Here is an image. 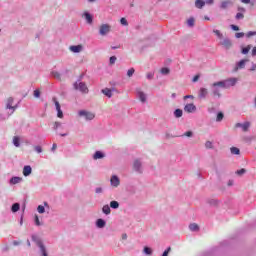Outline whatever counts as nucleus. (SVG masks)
I'll list each match as a JSON object with an SVG mask.
<instances>
[{"label": "nucleus", "instance_id": "nucleus-1", "mask_svg": "<svg viewBox=\"0 0 256 256\" xmlns=\"http://www.w3.org/2000/svg\"><path fill=\"white\" fill-rule=\"evenodd\" d=\"M13 97H9L7 99V102H6V109H9L10 114L6 115V116H3L0 114V121H5V119H9V116L10 115H13V113H15V109H17V106H13Z\"/></svg>", "mask_w": 256, "mask_h": 256}, {"label": "nucleus", "instance_id": "nucleus-2", "mask_svg": "<svg viewBox=\"0 0 256 256\" xmlns=\"http://www.w3.org/2000/svg\"><path fill=\"white\" fill-rule=\"evenodd\" d=\"M210 89L214 97H218V99H221V89H223L221 81L212 83Z\"/></svg>", "mask_w": 256, "mask_h": 256}, {"label": "nucleus", "instance_id": "nucleus-55", "mask_svg": "<svg viewBox=\"0 0 256 256\" xmlns=\"http://www.w3.org/2000/svg\"><path fill=\"white\" fill-rule=\"evenodd\" d=\"M59 127H61V122H55V123H54V129H55V131H57V129H58Z\"/></svg>", "mask_w": 256, "mask_h": 256}, {"label": "nucleus", "instance_id": "nucleus-20", "mask_svg": "<svg viewBox=\"0 0 256 256\" xmlns=\"http://www.w3.org/2000/svg\"><path fill=\"white\" fill-rule=\"evenodd\" d=\"M106 225H107V222L105 220H103V218L96 220V227L98 229H103Z\"/></svg>", "mask_w": 256, "mask_h": 256}, {"label": "nucleus", "instance_id": "nucleus-52", "mask_svg": "<svg viewBox=\"0 0 256 256\" xmlns=\"http://www.w3.org/2000/svg\"><path fill=\"white\" fill-rule=\"evenodd\" d=\"M95 193H96L97 195H100V193H103V188H101V187L95 188Z\"/></svg>", "mask_w": 256, "mask_h": 256}, {"label": "nucleus", "instance_id": "nucleus-11", "mask_svg": "<svg viewBox=\"0 0 256 256\" xmlns=\"http://www.w3.org/2000/svg\"><path fill=\"white\" fill-rule=\"evenodd\" d=\"M110 185L112 187H119L121 185V179L117 175H112L110 178Z\"/></svg>", "mask_w": 256, "mask_h": 256}, {"label": "nucleus", "instance_id": "nucleus-4", "mask_svg": "<svg viewBox=\"0 0 256 256\" xmlns=\"http://www.w3.org/2000/svg\"><path fill=\"white\" fill-rule=\"evenodd\" d=\"M73 87L76 91H80L81 93H89V88L87 87V84L85 82H81V79L76 81L73 84Z\"/></svg>", "mask_w": 256, "mask_h": 256}, {"label": "nucleus", "instance_id": "nucleus-33", "mask_svg": "<svg viewBox=\"0 0 256 256\" xmlns=\"http://www.w3.org/2000/svg\"><path fill=\"white\" fill-rule=\"evenodd\" d=\"M13 145H14L15 147H21V143H20L19 137L15 136V137L13 138Z\"/></svg>", "mask_w": 256, "mask_h": 256}, {"label": "nucleus", "instance_id": "nucleus-54", "mask_svg": "<svg viewBox=\"0 0 256 256\" xmlns=\"http://www.w3.org/2000/svg\"><path fill=\"white\" fill-rule=\"evenodd\" d=\"M237 11H239V13H245L247 10L244 7L239 6Z\"/></svg>", "mask_w": 256, "mask_h": 256}, {"label": "nucleus", "instance_id": "nucleus-63", "mask_svg": "<svg viewBox=\"0 0 256 256\" xmlns=\"http://www.w3.org/2000/svg\"><path fill=\"white\" fill-rule=\"evenodd\" d=\"M122 239H123V241H127V234L126 233L122 234Z\"/></svg>", "mask_w": 256, "mask_h": 256}, {"label": "nucleus", "instance_id": "nucleus-22", "mask_svg": "<svg viewBox=\"0 0 256 256\" xmlns=\"http://www.w3.org/2000/svg\"><path fill=\"white\" fill-rule=\"evenodd\" d=\"M102 93L109 99H111L113 97V91H111V89H109V88L102 89Z\"/></svg>", "mask_w": 256, "mask_h": 256}, {"label": "nucleus", "instance_id": "nucleus-37", "mask_svg": "<svg viewBox=\"0 0 256 256\" xmlns=\"http://www.w3.org/2000/svg\"><path fill=\"white\" fill-rule=\"evenodd\" d=\"M51 75L54 77V79H61V73L57 71H52Z\"/></svg>", "mask_w": 256, "mask_h": 256}, {"label": "nucleus", "instance_id": "nucleus-35", "mask_svg": "<svg viewBox=\"0 0 256 256\" xmlns=\"http://www.w3.org/2000/svg\"><path fill=\"white\" fill-rule=\"evenodd\" d=\"M189 229L190 231H198L199 230V225L195 224V223H192L189 225Z\"/></svg>", "mask_w": 256, "mask_h": 256}, {"label": "nucleus", "instance_id": "nucleus-26", "mask_svg": "<svg viewBox=\"0 0 256 256\" xmlns=\"http://www.w3.org/2000/svg\"><path fill=\"white\" fill-rule=\"evenodd\" d=\"M19 209H21V204L19 203H14L11 207V211L12 213H17V211H19Z\"/></svg>", "mask_w": 256, "mask_h": 256}, {"label": "nucleus", "instance_id": "nucleus-53", "mask_svg": "<svg viewBox=\"0 0 256 256\" xmlns=\"http://www.w3.org/2000/svg\"><path fill=\"white\" fill-rule=\"evenodd\" d=\"M230 27H231L232 31H239V26H237V25L232 24V25H230Z\"/></svg>", "mask_w": 256, "mask_h": 256}, {"label": "nucleus", "instance_id": "nucleus-25", "mask_svg": "<svg viewBox=\"0 0 256 256\" xmlns=\"http://www.w3.org/2000/svg\"><path fill=\"white\" fill-rule=\"evenodd\" d=\"M102 213H104V215H111V207L109 205H104L102 207Z\"/></svg>", "mask_w": 256, "mask_h": 256}, {"label": "nucleus", "instance_id": "nucleus-36", "mask_svg": "<svg viewBox=\"0 0 256 256\" xmlns=\"http://www.w3.org/2000/svg\"><path fill=\"white\" fill-rule=\"evenodd\" d=\"M111 209H119V203L115 200L110 202Z\"/></svg>", "mask_w": 256, "mask_h": 256}, {"label": "nucleus", "instance_id": "nucleus-27", "mask_svg": "<svg viewBox=\"0 0 256 256\" xmlns=\"http://www.w3.org/2000/svg\"><path fill=\"white\" fill-rule=\"evenodd\" d=\"M174 117H176V119H179V118H181V117H183V110H181V109H176L175 111H174Z\"/></svg>", "mask_w": 256, "mask_h": 256}, {"label": "nucleus", "instance_id": "nucleus-5", "mask_svg": "<svg viewBox=\"0 0 256 256\" xmlns=\"http://www.w3.org/2000/svg\"><path fill=\"white\" fill-rule=\"evenodd\" d=\"M78 115L79 117H85L86 121H93L95 119V114L87 110H80Z\"/></svg>", "mask_w": 256, "mask_h": 256}, {"label": "nucleus", "instance_id": "nucleus-16", "mask_svg": "<svg viewBox=\"0 0 256 256\" xmlns=\"http://www.w3.org/2000/svg\"><path fill=\"white\" fill-rule=\"evenodd\" d=\"M133 168H134V171H136L137 173H142V168H141V160L137 159L134 161V164H133Z\"/></svg>", "mask_w": 256, "mask_h": 256}, {"label": "nucleus", "instance_id": "nucleus-61", "mask_svg": "<svg viewBox=\"0 0 256 256\" xmlns=\"http://www.w3.org/2000/svg\"><path fill=\"white\" fill-rule=\"evenodd\" d=\"M256 70V64L252 62V67L250 68V71H255Z\"/></svg>", "mask_w": 256, "mask_h": 256}, {"label": "nucleus", "instance_id": "nucleus-19", "mask_svg": "<svg viewBox=\"0 0 256 256\" xmlns=\"http://www.w3.org/2000/svg\"><path fill=\"white\" fill-rule=\"evenodd\" d=\"M45 207H47V209H49V203L44 202L43 205H39L37 207V212L40 213V215H43V213H45Z\"/></svg>", "mask_w": 256, "mask_h": 256}, {"label": "nucleus", "instance_id": "nucleus-42", "mask_svg": "<svg viewBox=\"0 0 256 256\" xmlns=\"http://www.w3.org/2000/svg\"><path fill=\"white\" fill-rule=\"evenodd\" d=\"M213 33L218 37V39H223V34L219 30H213Z\"/></svg>", "mask_w": 256, "mask_h": 256}, {"label": "nucleus", "instance_id": "nucleus-3", "mask_svg": "<svg viewBox=\"0 0 256 256\" xmlns=\"http://www.w3.org/2000/svg\"><path fill=\"white\" fill-rule=\"evenodd\" d=\"M237 81H239L237 78L232 77L225 80L220 81L222 85V89H229L231 87H235L237 85Z\"/></svg>", "mask_w": 256, "mask_h": 256}, {"label": "nucleus", "instance_id": "nucleus-60", "mask_svg": "<svg viewBox=\"0 0 256 256\" xmlns=\"http://www.w3.org/2000/svg\"><path fill=\"white\" fill-rule=\"evenodd\" d=\"M241 3H244L245 5H249L251 3V0H240Z\"/></svg>", "mask_w": 256, "mask_h": 256}, {"label": "nucleus", "instance_id": "nucleus-7", "mask_svg": "<svg viewBox=\"0 0 256 256\" xmlns=\"http://www.w3.org/2000/svg\"><path fill=\"white\" fill-rule=\"evenodd\" d=\"M235 127L236 129H242L244 133H247V131H249V128L251 127V123L250 122L236 123Z\"/></svg>", "mask_w": 256, "mask_h": 256}, {"label": "nucleus", "instance_id": "nucleus-46", "mask_svg": "<svg viewBox=\"0 0 256 256\" xmlns=\"http://www.w3.org/2000/svg\"><path fill=\"white\" fill-rule=\"evenodd\" d=\"M34 151H35L36 153H43V148H42L41 146H35V147H34Z\"/></svg>", "mask_w": 256, "mask_h": 256}, {"label": "nucleus", "instance_id": "nucleus-21", "mask_svg": "<svg viewBox=\"0 0 256 256\" xmlns=\"http://www.w3.org/2000/svg\"><path fill=\"white\" fill-rule=\"evenodd\" d=\"M83 17L89 25L93 23V16L89 12H84Z\"/></svg>", "mask_w": 256, "mask_h": 256}, {"label": "nucleus", "instance_id": "nucleus-17", "mask_svg": "<svg viewBox=\"0 0 256 256\" xmlns=\"http://www.w3.org/2000/svg\"><path fill=\"white\" fill-rule=\"evenodd\" d=\"M24 177H29V175H31V173H33V168H31V166L26 165L23 167V171H22Z\"/></svg>", "mask_w": 256, "mask_h": 256}, {"label": "nucleus", "instance_id": "nucleus-51", "mask_svg": "<svg viewBox=\"0 0 256 256\" xmlns=\"http://www.w3.org/2000/svg\"><path fill=\"white\" fill-rule=\"evenodd\" d=\"M237 175H245V173H246V170H245V168H242V169H240V170H237Z\"/></svg>", "mask_w": 256, "mask_h": 256}, {"label": "nucleus", "instance_id": "nucleus-49", "mask_svg": "<svg viewBox=\"0 0 256 256\" xmlns=\"http://www.w3.org/2000/svg\"><path fill=\"white\" fill-rule=\"evenodd\" d=\"M182 137H193V132L192 131H187L185 132Z\"/></svg>", "mask_w": 256, "mask_h": 256}, {"label": "nucleus", "instance_id": "nucleus-59", "mask_svg": "<svg viewBox=\"0 0 256 256\" xmlns=\"http://www.w3.org/2000/svg\"><path fill=\"white\" fill-rule=\"evenodd\" d=\"M184 99H195L194 95H186L184 96Z\"/></svg>", "mask_w": 256, "mask_h": 256}, {"label": "nucleus", "instance_id": "nucleus-62", "mask_svg": "<svg viewBox=\"0 0 256 256\" xmlns=\"http://www.w3.org/2000/svg\"><path fill=\"white\" fill-rule=\"evenodd\" d=\"M252 57H256V47L252 49Z\"/></svg>", "mask_w": 256, "mask_h": 256}, {"label": "nucleus", "instance_id": "nucleus-28", "mask_svg": "<svg viewBox=\"0 0 256 256\" xmlns=\"http://www.w3.org/2000/svg\"><path fill=\"white\" fill-rule=\"evenodd\" d=\"M34 224L36 225V227H41V225H43V222H41V220H39L38 215L34 216Z\"/></svg>", "mask_w": 256, "mask_h": 256}, {"label": "nucleus", "instance_id": "nucleus-32", "mask_svg": "<svg viewBox=\"0 0 256 256\" xmlns=\"http://www.w3.org/2000/svg\"><path fill=\"white\" fill-rule=\"evenodd\" d=\"M235 19H236L237 21H241V19H245V13H243V12H238V13L236 14V16H235Z\"/></svg>", "mask_w": 256, "mask_h": 256}, {"label": "nucleus", "instance_id": "nucleus-12", "mask_svg": "<svg viewBox=\"0 0 256 256\" xmlns=\"http://www.w3.org/2000/svg\"><path fill=\"white\" fill-rule=\"evenodd\" d=\"M247 59L240 60L236 63L234 71H239V69H245V65H247Z\"/></svg>", "mask_w": 256, "mask_h": 256}, {"label": "nucleus", "instance_id": "nucleus-6", "mask_svg": "<svg viewBox=\"0 0 256 256\" xmlns=\"http://www.w3.org/2000/svg\"><path fill=\"white\" fill-rule=\"evenodd\" d=\"M109 33H111V25L102 24L99 27V35H101L102 37H105V35H109Z\"/></svg>", "mask_w": 256, "mask_h": 256}, {"label": "nucleus", "instance_id": "nucleus-41", "mask_svg": "<svg viewBox=\"0 0 256 256\" xmlns=\"http://www.w3.org/2000/svg\"><path fill=\"white\" fill-rule=\"evenodd\" d=\"M249 51H251V46L248 45L247 47L242 48V54L243 55H247V53H249Z\"/></svg>", "mask_w": 256, "mask_h": 256}, {"label": "nucleus", "instance_id": "nucleus-57", "mask_svg": "<svg viewBox=\"0 0 256 256\" xmlns=\"http://www.w3.org/2000/svg\"><path fill=\"white\" fill-rule=\"evenodd\" d=\"M206 5H213L214 0H205Z\"/></svg>", "mask_w": 256, "mask_h": 256}, {"label": "nucleus", "instance_id": "nucleus-39", "mask_svg": "<svg viewBox=\"0 0 256 256\" xmlns=\"http://www.w3.org/2000/svg\"><path fill=\"white\" fill-rule=\"evenodd\" d=\"M160 73H161L162 75H169L170 70H169V68L164 67V68H162V69L160 70Z\"/></svg>", "mask_w": 256, "mask_h": 256}, {"label": "nucleus", "instance_id": "nucleus-24", "mask_svg": "<svg viewBox=\"0 0 256 256\" xmlns=\"http://www.w3.org/2000/svg\"><path fill=\"white\" fill-rule=\"evenodd\" d=\"M205 7V1L203 0H196L195 1V8L196 9H203Z\"/></svg>", "mask_w": 256, "mask_h": 256}, {"label": "nucleus", "instance_id": "nucleus-30", "mask_svg": "<svg viewBox=\"0 0 256 256\" xmlns=\"http://www.w3.org/2000/svg\"><path fill=\"white\" fill-rule=\"evenodd\" d=\"M230 152L232 155H239L241 153V150H239V148L237 147H231Z\"/></svg>", "mask_w": 256, "mask_h": 256}, {"label": "nucleus", "instance_id": "nucleus-48", "mask_svg": "<svg viewBox=\"0 0 256 256\" xmlns=\"http://www.w3.org/2000/svg\"><path fill=\"white\" fill-rule=\"evenodd\" d=\"M235 37H236V39H241V37H245V33H243V32H237V33L235 34Z\"/></svg>", "mask_w": 256, "mask_h": 256}, {"label": "nucleus", "instance_id": "nucleus-29", "mask_svg": "<svg viewBox=\"0 0 256 256\" xmlns=\"http://www.w3.org/2000/svg\"><path fill=\"white\" fill-rule=\"evenodd\" d=\"M229 5H231V1L226 0V1L221 2L220 7H221V9H227V7H229Z\"/></svg>", "mask_w": 256, "mask_h": 256}, {"label": "nucleus", "instance_id": "nucleus-15", "mask_svg": "<svg viewBox=\"0 0 256 256\" xmlns=\"http://www.w3.org/2000/svg\"><path fill=\"white\" fill-rule=\"evenodd\" d=\"M69 49L72 53H81L83 51V45H72Z\"/></svg>", "mask_w": 256, "mask_h": 256}, {"label": "nucleus", "instance_id": "nucleus-50", "mask_svg": "<svg viewBox=\"0 0 256 256\" xmlns=\"http://www.w3.org/2000/svg\"><path fill=\"white\" fill-rule=\"evenodd\" d=\"M153 77H155V73H153V72H149L146 75V78L149 79V80L153 79Z\"/></svg>", "mask_w": 256, "mask_h": 256}, {"label": "nucleus", "instance_id": "nucleus-18", "mask_svg": "<svg viewBox=\"0 0 256 256\" xmlns=\"http://www.w3.org/2000/svg\"><path fill=\"white\" fill-rule=\"evenodd\" d=\"M209 91L207 90V88H200L199 93H198V97L199 99H205L208 95Z\"/></svg>", "mask_w": 256, "mask_h": 256}, {"label": "nucleus", "instance_id": "nucleus-10", "mask_svg": "<svg viewBox=\"0 0 256 256\" xmlns=\"http://www.w3.org/2000/svg\"><path fill=\"white\" fill-rule=\"evenodd\" d=\"M136 95L139 99V101H141V103H146L147 102V94H145V92L141 91V89H136Z\"/></svg>", "mask_w": 256, "mask_h": 256}, {"label": "nucleus", "instance_id": "nucleus-40", "mask_svg": "<svg viewBox=\"0 0 256 256\" xmlns=\"http://www.w3.org/2000/svg\"><path fill=\"white\" fill-rule=\"evenodd\" d=\"M188 27H194L195 26V19L189 18L187 21Z\"/></svg>", "mask_w": 256, "mask_h": 256}, {"label": "nucleus", "instance_id": "nucleus-56", "mask_svg": "<svg viewBox=\"0 0 256 256\" xmlns=\"http://www.w3.org/2000/svg\"><path fill=\"white\" fill-rule=\"evenodd\" d=\"M192 81L193 83H197V81H199V75L194 76Z\"/></svg>", "mask_w": 256, "mask_h": 256}, {"label": "nucleus", "instance_id": "nucleus-14", "mask_svg": "<svg viewBox=\"0 0 256 256\" xmlns=\"http://www.w3.org/2000/svg\"><path fill=\"white\" fill-rule=\"evenodd\" d=\"M184 111L186 113H193V111H197V106H195V104L193 103L186 104L184 107Z\"/></svg>", "mask_w": 256, "mask_h": 256}, {"label": "nucleus", "instance_id": "nucleus-38", "mask_svg": "<svg viewBox=\"0 0 256 256\" xmlns=\"http://www.w3.org/2000/svg\"><path fill=\"white\" fill-rule=\"evenodd\" d=\"M33 96L35 97V99H39V97H41V90L39 89L34 90Z\"/></svg>", "mask_w": 256, "mask_h": 256}, {"label": "nucleus", "instance_id": "nucleus-47", "mask_svg": "<svg viewBox=\"0 0 256 256\" xmlns=\"http://www.w3.org/2000/svg\"><path fill=\"white\" fill-rule=\"evenodd\" d=\"M115 61H117V57L116 56L110 57V59H109L110 65H115Z\"/></svg>", "mask_w": 256, "mask_h": 256}, {"label": "nucleus", "instance_id": "nucleus-23", "mask_svg": "<svg viewBox=\"0 0 256 256\" xmlns=\"http://www.w3.org/2000/svg\"><path fill=\"white\" fill-rule=\"evenodd\" d=\"M105 157V154L101 151H96L93 155V159L97 161V159H103Z\"/></svg>", "mask_w": 256, "mask_h": 256}, {"label": "nucleus", "instance_id": "nucleus-31", "mask_svg": "<svg viewBox=\"0 0 256 256\" xmlns=\"http://www.w3.org/2000/svg\"><path fill=\"white\" fill-rule=\"evenodd\" d=\"M143 253H144L145 255H153V250H152L150 247L146 246V247H144V249H143Z\"/></svg>", "mask_w": 256, "mask_h": 256}, {"label": "nucleus", "instance_id": "nucleus-43", "mask_svg": "<svg viewBox=\"0 0 256 256\" xmlns=\"http://www.w3.org/2000/svg\"><path fill=\"white\" fill-rule=\"evenodd\" d=\"M134 74H135V68H130V69L127 71V76H128V77H133Z\"/></svg>", "mask_w": 256, "mask_h": 256}, {"label": "nucleus", "instance_id": "nucleus-45", "mask_svg": "<svg viewBox=\"0 0 256 256\" xmlns=\"http://www.w3.org/2000/svg\"><path fill=\"white\" fill-rule=\"evenodd\" d=\"M120 23H121V25H123L124 27H127V25H129V22H127V19H125V18H121V19H120Z\"/></svg>", "mask_w": 256, "mask_h": 256}, {"label": "nucleus", "instance_id": "nucleus-44", "mask_svg": "<svg viewBox=\"0 0 256 256\" xmlns=\"http://www.w3.org/2000/svg\"><path fill=\"white\" fill-rule=\"evenodd\" d=\"M205 147H206V149H213V142H211V141H206Z\"/></svg>", "mask_w": 256, "mask_h": 256}, {"label": "nucleus", "instance_id": "nucleus-58", "mask_svg": "<svg viewBox=\"0 0 256 256\" xmlns=\"http://www.w3.org/2000/svg\"><path fill=\"white\" fill-rule=\"evenodd\" d=\"M56 150H57V144H53V145H52V148H51V151H52L53 153H55Z\"/></svg>", "mask_w": 256, "mask_h": 256}, {"label": "nucleus", "instance_id": "nucleus-8", "mask_svg": "<svg viewBox=\"0 0 256 256\" xmlns=\"http://www.w3.org/2000/svg\"><path fill=\"white\" fill-rule=\"evenodd\" d=\"M220 45H222L224 49L229 50L231 47H233V42L229 38H224L220 41Z\"/></svg>", "mask_w": 256, "mask_h": 256}, {"label": "nucleus", "instance_id": "nucleus-64", "mask_svg": "<svg viewBox=\"0 0 256 256\" xmlns=\"http://www.w3.org/2000/svg\"><path fill=\"white\" fill-rule=\"evenodd\" d=\"M210 203L211 205H217V200H212Z\"/></svg>", "mask_w": 256, "mask_h": 256}, {"label": "nucleus", "instance_id": "nucleus-13", "mask_svg": "<svg viewBox=\"0 0 256 256\" xmlns=\"http://www.w3.org/2000/svg\"><path fill=\"white\" fill-rule=\"evenodd\" d=\"M19 183H23V178L19 176H13L9 180L10 185H19Z\"/></svg>", "mask_w": 256, "mask_h": 256}, {"label": "nucleus", "instance_id": "nucleus-9", "mask_svg": "<svg viewBox=\"0 0 256 256\" xmlns=\"http://www.w3.org/2000/svg\"><path fill=\"white\" fill-rule=\"evenodd\" d=\"M53 102H54L55 107H56L57 117L59 119H63V110H61V104H59V101H57V98H53Z\"/></svg>", "mask_w": 256, "mask_h": 256}, {"label": "nucleus", "instance_id": "nucleus-34", "mask_svg": "<svg viewBox=\"0 0 256 256\" xmlns=\"http://www.w3.org/2000/svg\"><path fill=\"white\" fill-rule=\"evenodd\" d=\"M225 117V115L223 114V112H219L217 114V117H216V121L217 123H221V121H223V118Z\"/></svg>", "mask_w": 256, "mask_h": 256}]
</instances>
